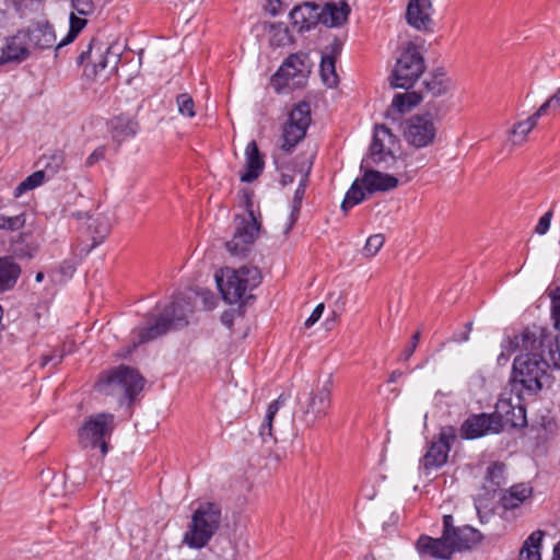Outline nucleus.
<instances>
[{"mask_svg": "<svg viewBox=\"0 0 560 560\" xmlns=\"http://www.w3.org/2000/svg\"><path fill=\"white\" fill-rule=\"evenodd\" d=\"M516 393V404H513L512 398L501 397L495 404V410L492 415L495 422H498L499 431L501 432L505 427L517 428L526 424V410L522 406V394Z\"/></svg>", "mask_w": 560, "mask_h": 560, "instance_id": "16", "label": "nucleus"}, {"mask_svg": "<svg viewBox=\"0 0 560 560\" xmlns=\"http://www.w3.org/2000/svg\"><path fill=\"white\" fill-rule=\"evenodd\" d=\"M45 171H36L24 180H22L14 189V197L19 198L28 190H33L40 186L45 180Z\"/></svg>", "mask_w": 560, "mask_h": 560, "instance_id": "42", "label": "nucleus"}, {"mask_svg": "<svg viewBox=\"0 0 560 560\" xmlns=\"http://www.w3.org/2000/svg\"><path fill=\"white\" fill-rule=\"evenodd\" d=\"M369 166V160H362L361 171H363V174L361 182L366 192L387 191L398 186L397 177L380 171L370 170Z\"/></svg>", "mask_w": 560, "mask_h": 560, "instance_id": "18", "label": "nucleus"}, {"mask_svg": "<svg viewBox=\"0 0 560 560\" xmlns=\"http://www.w3.org/2000/svg\"><path fill=\"white\" fill-rule=\"evenodd\" d=\"M121 46L118 44H104L98 39H92L88 48L78 57V63L85 61L89 63L84 68V73L90 78H95L100 71L109 69L116 71L121 57Z\"/></svg>", "mask_w": 560, "mask_h": 560, "instance_id": "6", "label": "nucleus"}, {"mask_svg": "<svg viewBox=\"0 0 560 560\" xmlns=\"http://www.w3.org/2000/svg\"><path fill=\"white\" fill-rule=\"evenodd\" d=\"M532 488L528 485L520 483L511 487L508 494L502 498L504 509H515L525 499L530 497Z\"/></svg>", "mask_w": 560, "mask_h": 560, "instance_id": "36", "label": "nucleus"}, {"mask_svg": "<svg viewBox=\"0 0 560 560\" xmlns=\"http://www.w3.org/2000/svg\"><path fill=\"white\" fill-rule=\"evenodd\" d=\"M221 521V508L218 504L200 503L191 515V521L183 535L182 545L192 549L206 547L219 530Z\"/></svg>", "mask_w": 560, "mask_h": 560, "instance_id": "3", "label": "nucleus"}, {"mask_svg": "<svg viewBox=\"0 0 560 560\" xmlns=\"http://www.w3.org/2000/svg\"><path fill=\"white\" fill-rule=\"evenodd\" d=\"M553 560H560V540L557 542V545L553 548Z\"/></svg>", "mask_w": 560, "mask_h": 560, "instance_id": "64", "label": "nucleus"}, {"mask_svg": "<svg viewBox=\"0 0 560 560\" xmlns=\"http://www.w3.org/2000/svg\"><path fill=\"white\" fill-rule=\"evenodd\" d=\"M281 183H282V185H288V184L293 183V176L290 174L283 173L281 176Z\"/></svg>", "mask_w": 560, "mask_h": 560, "instance_id": "63", "label": "nucleus"}, {"mask_svg": "<svg viewBox=\"0 0 560 560\" xmlns=\"http://www.w3.org/2000/svg\"><path fill=\"white\" fill-rule=\"evenodd\" d=\"M138 121L128 114L114 116L107 121V130L112 140L120 145L125 140L136 136L138 132Z\"/></svg>", "mask_w": 560, "mask_h": 560, "instance_id": "25", "label": "nucleus"}, {"mask_svg": "<svg viewBox=\"0 0 560 560\" xmlns=\"http://www.w3.org/2000/svg\"><path fill=\"white\" fill-rule=\"evenodd\" d=\"M287 398L284 395H280L276 400H273L267 408V412L265 416V420L262 424L260 425L259 434L262 438V440H266V438L272 436V420L275 418V415L278 412L281 405L285 402Z\"/></svg>", "mask_w": 560, "mask_h": 560, "instance_id": "38", "label": "nucleus"}, {"mask_svg": "<svg viewBox=\"0 0 560 560\" xmlns=\"http://www.w3.org/2000/svg\"><path fill=\"white\" fill-rule=\"evenodd\" d=\"M451 534L443 532L441 538H431L429 536H421L417 542V550L423 557H431L434 559H450L454 552V547L450 545Z\"/></svg>", "mask_w": 560, "mask_h": 560, "instance_id": "19", "label": "nucleus"}, {"mask_svg": "<svg viewBox=\"0 0 560 560\" xmlns=\"http://www.w3.org/2000/svg\"><path fill=\"white\" fill-rule=\"evenodd\" d=\"M540 117V114L536 110L525 120L515 122L508 131L505 145L510 149L523 145L527 141V137L530 131L537 126Z\"/></svg>", "mask_w": 560, "mask_h": 560, "instance_id": "26", "label": "nucleus"}, {"mask_svg": "<svg viewBox=\"0 0 560 560\" xmlns=\"http://www.w3.org/2000/svg\"><path fill=\"white\" fill-rule=\"evenodd\" d=\"M551 316L555 322L553 328L560 331V287H557L551 295Z\"/></svg>", "mask_w": 560, "mask_h": 560, "instance_id": "47", "label": "nucleus"}, {"mask_svg": "<svg viewBox=\"0 0 560 560\" xmlns=\"http://www.w3.org/2000/svg\"><path fill=\"white\" fill-rule=\"evenodd\" d=\"M143 385L144 378L136 370L120 365L103 374L96 388L103 395L115 397L117 402L122 405L140 393Z\"/></svg>", "mask_w": 560, "mask_h": 560, "instance_id": "5", "label": "nucleus"}, {"mask_svg": "<svg viewBox=\"0 0 560 560\" xmlns=\"http://www.w3.org/2000/svg\"><path fill=\"white\" fill-rule=\"evenodd\" d=\"M271 46L282 47L292 42L289 28L283 23H269L264 26Z\"/></svg>", "mask_w": 560, "mask_h": 560, "instance_id": "35", "label": "nucleus"}, {"mask_svg": "<svg viewBox=\"0 0 560 560\" xmlns=\"http://www.w3.org/2000/svg\"><path fill=\"white\" fill-rule=\"evenodd\" d=\"M25 38L31 48L49 49L52 47L59 48L56 44L57 37L55 30L48 22H39L27 30H23Z\"/></svg>", "mask_w": 560, "mask_h": 560, "instance_id": "22", "label": "nucleus"}, {"mask_svg": "<svg viewBox=\"0 0 560 560\" xmlns=\"http://www.w3.org/2000/svg\"><path fill=\"white\" fill-rule=\"evenodd\" d=\"M504 465L494 463L487 469V480L495 486H500L503 480Z\"/></svg>", "mask_w": 560, "mask_h": 560, "instance_id": "48", "label": "nucleus"}, {"mask_svg": "<svg viewBox=\"0 0 560 560\" xmlns=\"http://www.w3.org/2000/svg\"><path fill=\"white\" fill-rule=\"evenodd\" d=\"M72 12L70 14V28L65 38L59 42L58 47H62L73 42L78 34L86 25V20L78 18L80 15H90L94 12L95 5L93 0H71Z\"/></svg>", "mask_w": 560, "mask_h": 560, "instance_id": "21", "label": "nucleus"}, {"mask_svg": "<svg viewBox=\"0 0 560 560\" xmlns=\"http://www.w3.org/2000/svg\"><path fill=\"white\" fill-rule=\"evenodd\" d=\"M25 224V218L23 214L18 215H3L0 214V229L15 231L21 229Z\"/></svg>", "mask_w": 560, "mask_h": 560, "instance_id": "46", "label": "nucleus"}, {"mask_svg": "<svg viewBox=\"0 0 560 560\" xmlns=\"http://www.w3.org/2000/svg\"><path fill=\"white\" fill-rule=\"evenodd\" d=\"M63 353L52 352L50 354L43 355L40 365L45 368L49 363L58 364L61 362Z\"/></svg>", "mask_w": 560, "mask_h": 560, "instance_id": "57", "label": "nucleus"}, {"mask_svg": "<svg viewBox=\"0 0 560 560\" xmlns=\"http://www.w3.org/2000/svg\"><path fill=\"white\" fill-rule=\"evenodd\" d=\"M419 340H420V331H416L412 335L409 345L404 349V351L401 353V359L404 361H408L412 357V354L415 353V351L417 349Z\"/></svg>", "mask_w": 560, "mask_h": 560, "instance_id": "51", "label": "nucleus"}, {"mask_svg": "<svg viewBox=\"0 0 560 560\" xmlns=\"http://www.w3.org/2000/svg\"><path fill=\"white\" fill-rule=\"evenodd\" d=\"M517 350L537 358H549L552 369L560 370L559 332L548 326L534 324L524 328L520 335L505 336L501 342L498 363H506L510 355Z\"/></svg>", "mask_w": 560, "mask_h": 560, "instance_id": "1", "label": "nucleus"}, {"mask_svg": "<svg viewBox=\"0 0 560 560\" xmlns=\"http://www.w3.org/2000/svg\"><path fill=\"white\" fill-rule=\"evenodd\" d=\"M433 8L430 0H410L406 11V19L410 26L427 31L432 25Z\"/></svg>", "mask_w": 560, "mask_h": 560, "instance_id": "24", "label": "nucleus"}, {"mask_svg": "<svg viewBox=\"0 0 560 560\" xmlns=\"http://www.w3.org/2000/svg\"><path fill=\"white\" fill-rule=\"evenodd\" d=\"M364 187L362 185L361 178H357L349 190L347 191L345 199L341 203V209L347 212L352 207L359 205L361 201L364 200L365 194H364Z\"/></svg>", "mask_w": 560, "mask_h": 560, "instance_id": "40", "label": "nucleus"}, {"mask_svg": "<svg viewBox=\"0 0 560 560\" xmlns=\"http://www.w3.org/2000/svg\"><path fill=\"white\" fill-rule=\"evenodd\" d=\"M552 213L551 211L546 212L538 221L535 226V232L539 235H544L548 232L551 223Z\"/></svg>", "mask_w": 560, "mask_h": 560, "instance_id": "52", "label": "nucleus"}, {"mask_svg": "<svg viewBox=\"0 0 560 560\" xmlns=\"http://www.w3.org/2000/svg\"><path fill=\"white\" fill-rule=\"evenodd\" d=\"M174 319L175 303L171 302L161 313L152 315L144 325L138 326L132 330L133 348L165 335L172 328Z\"/></svg>", "mask_w": 560, "mask_h": 560, "instance_id": "11", "label": "nucleus"}, {"mask_svg": "<svg viewBox=\"0 0 560 560\" xmlns=\"http://www.w3.org/2000/svg\"><path fill=\"white\" fill-rule=\"evenodd\" d=\"M552 368L549 358H537L533 354H520L514 359L511 387L512 392L535 395L544 387L551 385L548 370Z\"/></svg>", "mask_w": 560, "mask_h": 560, "instance_id": "2", "label": "nucleus"}, {"mask_svg": "<svg viewBox=\"0 0 560 560\" xmlns=\"http://www.w3.org/2000/svg\"><path fill=\"white\" fill-rule=\"evenodd\" d=\"M312 160H308L306 161V163H304L301 172H302V177L300 179V183L294 191V196L293 198L298 199V200H303L304 198V195H305V190H306V186H307V183H308V176H310V173H311V170H312Z\"/></svg>", "mask_w": 560, "mask_h": 560, "instance_id": "44", "label": "nucleus"}, {"mask_svg": "<svg viewBox=\"0 0 560 560\" xmlns=\"http://www.w3.org/2000/svg\"><path fill=\"white\" fill-rule=\"evenodd\" d=\"M544 536L545 533L542 530L533 532L524 541L518 560H541L540 545Z\"/></svg>", "mask_w": 560, "mask_h": 560, "instance_id": "34", "label": "nucleus"}, {"mask_svg": "<svg viewBox=\"0 0 560 560\" xmlns=\"http://www.w3.org/2000/svg\"><path fill=\"white\" fill-rule=\"evenodd\" d=\"M424 70V59L418 47L413 43H408L397 59L390 77V85L393 88L409 89Z\"/></svg>", "mask_w": 560, "mask_h": 560, "instance_id": "9", "label": "nucleus"}, {"mask_svg": "<svg viewBox=\"0 0 560 560\" xmlns=\"http://www.w3.org/2000/svg\"><path fill=\"white\" fill-rule=\"evenodd\" d=\"M221 322L228 326V327H231L232 326V323H233V318H232V315L229 314V313H223L222 316H221Z\"/></svg>", "mask_w": 560, "mask_h": 560, "instance_id": "61", "label": "nucleus"}, {"mask_svg": "<svg viewBox=\"0 0 560 560\" xmlns=\"http://www.w3.org/2000/svg\"><path fill=\"white\" fill-rule=\"evenodd\" d=\"M443 523H444V530L443 532H448V534H452L453 532V517L451 515H445L444 516V520H443Z\"/></svg>", "mask_w": 560, "mask_h": 560, "instance_id": "59", "label": "nucleus"}, {"mask_svg": "<svg viewBox=\"0 0 560 560\" xmlns=\"http://www.w3.org/2000/svg\"><path fill=\"white\" fill-rule=\"evenodd\" d=\"M63 481L61 478L54 477L51 481L45 487L44 493L47 497H56V490L61 488Z\"/></svg>", "mask_w": 560, "mask_h": 560, "instance_id": "54", "label": "nucleus"}, {"mask_svg": "<svg viewBox=\"0 0 560 560\" xmlns=\"http://www.w3.org/2000/svg\"><path fill=\"white\" fill-rule=\"evenodd\" d=\"M40 165L44 167L45 176H54L65 163V153L60 150H54L44 154L39 160Z\"/></svg>", "mask_w": 560, "mask_h": 560, "instance_id": "37", "label": "nucleus"}, {"mask_svg": "<svg viewBox=\"0 0 560 560\" xmlns=\"http://www.w3.org/2000/svg\"><path fill=\"white\" fill-rule=\"evenodd\" d=\"M384 241H385V238H384L383 234L371 235L368 238L365 246L363 247V254L366 257H373L382 248V246L384 245Z\"/></svg>", "mask_w": 560, "mask_h": 560, "instance_id": "45", "label": "nucleus"}, {"mask_svg": "<svg viewBox=\"0 0 560 560\" xmlns=\"http://www.w3.org/2000/svg\"><path fill=\"white\" fill-rule=\"evenodd\" d=\"M560 106V88L537 109L544 116L548 109H556Z\"/></svg>", "mask_w": 560, "mask_h": 560, "instance_id": "49", "label": "nucleus"}, {"mask_svg": "<svg viewBox=\"0 0 560 560\" xmlns=\"http://www.w3.org/2000/svg\"><path fill=\"white\" fill-rule=\"evenodd\" d=\"M273 3L280 4L279 0H269V11L272 15H277L279 11Z\"/></svg>", "mask_w": 560, "mask_h": 560, "instance_id": "62", "label": "nucleus"}, {"mask_svg": "<svg viewBox=\"0 0 560 560\" xmlns=\"http://www.w3.org/2000/svg\"><path fill=\"white\" fill-rule=\"evenodd\" d=\"M407 142L415 148L431 144L436 135V127L430 114L413 115L406 121L404 130Z\"/></svg>", "mask_w": 560, "mask_h": 560, "instance_id": "15", "label": "nucleus"}, {"mask_svg": "<svg viewBox=\"0 0 560 560\" xmlns=\"http://www.w3.org/2000/svg\"><path fill=\"white\" fill-rule=\"evenodd\" d=\"M74 215L79 220H85L95 244L102 243L110 232L109 219L104 213L78 212Z\"/></svg>", "mask_w": 560, "mask_h": 560, "instance_id": "27", "label": "nucleus"}, {"mask_svg": "<svg viewBox=\"0 0 560 560\" xmlns=\"http://www.w3.org/2000/svg\"><path fill=\"white\" fill-rule=\"evenodd\" d=\"M14 5L15 10L20 13H25V11L31 10L35 4L36 0H10Z\"/></svg>", "mask_w": 560, "mask_h": 560, "instance_id": "56", "label": "nucleus"}, {"mask_svg": "<svg viewBox=\"0 0 560 560\" xmlns=\"http://www.w3.org/2000/svg\"><path fill=\"white\" fill-rule=\"evenodd\" d=\"M332 376L317 385L302 406V420L307 427H314L320 419L325 418L331 407Z\"/></svg>", "mask_w": 560, "mask_h": 560, "instance_id": "10", "label": "nucleus"}, {"mask_svg": "<svg viewBox=\"0 0 560 560\" xmlns=\"http://www.w3.org/2000/svg\"><path fill=\"white\" fill-rule=\"evenodd\" d=\"M31 47L24 32L19 31L7 44L2 56L7 61H22L30 55Z\"/></svg>", "mask_w": 560, "mask_h": 560, "instance_id": "30", "label": "nucleus"}, {"mask_svg": "<svg viewBox=\"0 0 560 560\" xmlns=\"http://www.w3.org/2000/svg\"><path fill=\"white\" fill-rule=\"evenodd\" d=\"M422 100V95L418 92H406L396 94L393 98V107L400 114L410 110L417 106Z\"/></svg>", "mask_w": 560, "mask_h": 560, "instance_id": "39", "label": "nucleus"}, {"mask_svg": "<svg viewBox=\"0 0 560 560\" xmlns=\"http://www.w3.org/2000/svg\"><path fill=\"white\" fill-rule=\"evenodd\" d=\"M451 88V80L446 77L444 69H436L423 81V92L432 97H439L447 93Z\"/></svg>", "mask_w": 560, "mask_h": 560, "instance_id": "32", "label": "nucleus"}, {"mask_svg": "<svg viewBox=\"0 0 560 560\" xmlns=\"http://www.w3.org/2000/svg\"><path fill=\"white\" fill-rule=\"evenodd\" d=\"M21 269L10 258H0V292L8 291L16 283Z\"/></svg>", "mask_w": 560, "mask_h": 560, "instance_id": "33", "label": "nucleus"}, {"mask_svg": "<svg viewBox=\"0 0 560 560\" xmlns=\"http://www.w3.org/2000/svg\"><path fill=\"white\" fill-rule=\"evenodd\" d=\"M312 65L305 54L290 55L272 77V83L278 92L295 90L306 84Z\"/></svg>", "mask_w": 560, "mask_h": 560, "instance_id": "8", "label": "nucleus"}, {"mask_svg": "<svg viewBox=\"0 0 560 560\" xmlns=\"http://www.w3.org/2000/svg\"><path fill=\"white\" fill-rule=\"evenodd\" d=\"M201 296L207 308H212L214 306L213 296L209 292L202 293Z\"/></svg>", "mask_w": 560, "mask_h": 560, "instance_id": "58", "label": "nucleus"}, {"mask_svg": "<svg viewBox=\"0 0 560 560\" xmlns=\"http://www.w3.org/2000/svg\"><path fill=\"white\" fill-rule=\"evenodd\" d=\"M320 75L323 82L328 88H335L338 84L335 59L332 56H323L320 61Z\"/></svg>", "mask_w": 560, "mask_h": 560, "instance_id": "41", "label": "nucleus"}, {"mask_svg": "<svg viewBox=\"0 0 560 560\" xmlns=\"http://www.w3.org/2000/svg\"><path fill=\"white\" fill-rule=\"evenodd\" d=\"M396 142V137L386 126H376L374 129L373 140L370 145V158L368 160H372V162L380 164L382 162H386L389 158L397 163L398 160L393 153Z\"/></svg>", "mask_w": 560, "mask_h": 560, "instance_id": "17", "label": "nucleus"}, {"mask_svg": "<svg viewBox=\"0 0 560 560\" xmlns=\"http://www.w3.org/2000/svg\"><path fill=\"white\" fill-rule=\"evenodd\" d=\"M246 154V172L241 175V180L250 183L256 179L264 168V161L261 160L256 141H250L245 150Z\"/></svg>", "mask_w": 560, "mask_h": 560, "instance_id": "31", "label": "nucleus"}, {"mask_svg": "<svg viewBox=\"0 0 560 560\" xmlns=\"http://www.w3.org/2000/svg\"><path fill=\"white\" fill-rule=\"evenodd\" d=\"M455 440L456 430L453 427L442 428L439 434L431 441L428 451L421 459L422 468L428 471L444 466Z\"/></svg>", "mask_w": 560, "mask_h": 560, "instance_id": "13", "label": "nucleus"}, {"mask_svg": "<svg viewBox=\"0 0 560 560\" xmlns=\"http://www.w3.org/2000/svg\"><path fill=\"white\" fill-rule=\"evenodd\" d=\"M302 201L303 200H298L295 198L292 199V202H291V212H290V215H289V222L284 229V233H289V231L293 228V225L295 224V222L298 221V218H299V214H300V210H301V207H302Z\"/></svg>", "mask_w": 560, "mask_h": 560, "instance_id": "50", "label": "nucleus"}, {"mask_svg": "<svg viewBox=\"0 0 560 560\" xmlns=\"http://www.w3.org/2000/svg\"><path fill=\"white\" fill-rule=\"evenodd\" d=\"M498 422L492 415H474L464 421L460 428V434L465 439H477L491 433H499Z\"/></svg>", "mask_w": 560, "mask_h": 560, "instance_id": "20", "label": "nucleus"}, {"mask_svg": "<svg viewBox=\"0 0 560 560\" xmlns=\"http://www.w3.org/2000/svg\"><path fill=\"white\" fill-rule=\"evenodd\" d=\"M349 13L350 8L346 1L330 2L320 8V21L329 27L340 26L348 20Z\"/></svg>", "mask_w": 560, "mask_h": 560, "instance_id": "28", "label": "nucleus"}, {"mask_svg": "<svg viewBox=\"0 0 560 560\" xmlns=\"http://www.w3.org/2000/svg\"><path fill=\"white\" fill-rule=\"evenodd\" d=\"M324 304L323 303H319L315 308L314 311L312 312L311 316L305 320V327H311L313 326L323 315V312H324Z\"/></svg>", "mask_w": 560, "mask_h": 560, "instance_id": "55", "label": "nucleus"}, {"mask_svg": "<svg viewBox=\"0 0 560 560\" xmlns=\"http://www.w3.org/2000/svg\"><path fill=\"white\" fill-rule=\"evenodd\" d=\"M215 281L223 299L234 304L260 283L261 275L259 269L253 266H243L238 269L224 267L215 273Z\"/></svg>", "mask_w": 560, "mask_h": 560, "instance_id": "4", "label": "nucleus"}, {"mask_svg": "<svg viewBox=\"0 0 560 560\" xmlns=\"http://www.w3.org/2000/svg\"><path fill=\"white\" fill-rule=\"evenodd\" d=\"M177 112L184 118L192 119L196 117V105L194 98L188 93L177 94Z\"/></svg>", "mask_w": 560, "mask_h": 560, "instance_id": "43", "label": "nucleus"}, {"mask_svg": "<svg viewBox=\"0 0 560 560\" xmlns=\"http://www.w3.org/2000/svg\"><path fill=\"white\" fill-rule=\"evenodd\" d=\"M235 232L231 241L226 242V249L234 256H243L248 246L258 236L260 224L250 210L246 217H236Z\"/></svg>", "mask_w": 560, "mask_h": 560, "instance_id": "14", "label": "nucleus"}, {"mask_svg": "<svg viewBox=\"0 0 560 560\" xmlns=\"http://www.w3.org/2000/svg\"><path fill=\"white\" fill-rule=\"evenodd\" d=\"M105 154H106V148L105 147H98L96 148L88 158H86V161H85V165L86 166H92L94 165L96 162L98 161H102L105 159Z\"/></svg>", "mask_w": 560, "mask_h": 560, "instance_id": "53", "label": "nucleus"}, {"mask_svg": "<svg viewBox=\"0 0 560 560\" xmlns=\"http://www.w3.org/2000/svg\"><path fill=\"white\" fill-rule=\"evenodd\" d=\"M481 540V534L471 526L453 528L450 545L455 551L470 549Z\"/></svg>", "mask_w": 560, "mask_h": 560, "instance_id": "29", "label": "nucleus"}, {"mask_svg": "<svg viewBox=\"0 0 560 560\" xmlns=\"http://www.w3.org/2000/svg\"><path fill=\"white\" fill-rule=\"evenodd\" d=\"M290 19L298 32L308 31L320 21V7L314 2L295 5L290 12Z\"/></svg>", "mask_w": 560, "mask_h": 560, "instance_id": "23", "label": "nucleus"}, {"mask_svg": "<svg viewBox=\"0 0 560 560\" xmlns=\"http://www.w3.org/2000/svg\"><path fill=\"white\" fill-rule=\"evenodd\" d=\"M404 373L400 370H395L389 374L388 383H396L400 377H402Z\"/></svg>", "mask_w": 560, "mask_h": 560, "instance_id": "60", "label": "nucleus"}, {"mask_svg": "<svg viewBox=\"0 0 560 560\" xmlns=\"http://www.w3.org/2000/svg\"><path fill=\"white\" fill-rule=\"evenodd\" d=\"M114 428V415L105 412L93 415L79 429V443L83 448H98L104 456L108 451L107 440Z\"/></svg>", "mask_w": 560, "mask_h": 560, "instance_id": "7", "label": "nucleus"}, {"mask_svg": "<svg viewBox=\"0 0 560 560\" xmlns=\"http://www.w3.org/2000/svg\"><path fill=\"white\" fill-rule=\"evenodd\" d=\"M310 124V105L305 102L299 103L291 110L289 119L283 126L282 150L290 152L301 140H303Z\"/></svg>", "mask_w": 560, "mask_h": 560, "instance_id": "12", "label": "nucleus"}]
</instances>
